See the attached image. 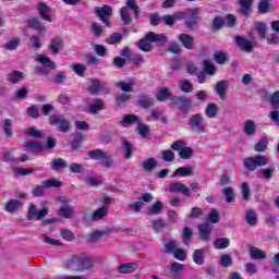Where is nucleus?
<instances>
[{
	"instance_id": "obj_6",
	"label": "nucleus",
	"mask_w": 279,
	"mask_h": 279,
	"mask_svg": "<svg viewBox=\"0 0 279 279\" xmlns=\"http://www.w3.org/2000/svg\"><path fill=\"white\" fill-rule=\"evenodd\" d=\"M255 29L260 38V40H266L267 45H279L278 34L267 35V24L263 22H257Z\"/></svg>"
},
{
	"instance_id": "obj_45",
	"label": "nucleus",
	"mask_w": 279,
	"mask_h": 279,
	"mask_svg": "<svg viewBox=\"0 0 279 279\" xmlns=\"http://www.w3.org/2000/svg\"><path fill=\"white\" fill-rule=\"evenodd\" d=\"M165 208V204L162 202H156L151 207H148V215H160Z\"/></svg>"
},
{
	"instance_id": "obj_61",
	"label": "nucleus",
	"mask_w": 279,
	"mask_h": 279,
	"mask_svg": "<svg viewBox=\"0 0 279 279\" xmlns=\"http://www.w3.org/2000/svg\"><path fill=\"white\" fill-rule=\"evenodd\" d=\"M233 263V259L231 257L230 254H222L220 256V265L223 267V268H228V267H231Z\"/></svg>"
},
{
	"instance_id": "obj_49",
	"label": "nucleus",
	"mask_w": 279,
	"mask_h": 279,
	"mask_svg": "<svg viewBox=\"0 0 279 279\" xmlns=\"http://www.w3.org/2000/svg\"><path fill=\"white\" fill-rule=\"evenodd\" d=\"M182 241L185 245H190L191 241H193V229L190 227H185L182 232Z\"/></svg>"
},
{
	"instance_id": "obj_46",
	"label": "nucleus",
	"mask_w": 279,
	"mask_h": 279,
	"mask_svg": "<svg viewBox=\"0 0 279 279\" xmlns=\"http://www.w3.org/2000/svg\"><path fill=\"white\" fill-rule=\"evenodd\" d=\"M29 43H31V49L33 51H38V49L43 47V39L38 35H33L29 38Z\"/></svg>"
},
{
	"instance_id": "obj_64",
	"label": "nucleus",
	"mask_w": 279,
	"mask_h": 279,
	"mask_svg": "<svg viewBox=\"0 0 279 279\" xmlns=\"http://www.w3.org/2000/svg\"><path fill=\"white\" fill-rule=\"evenodd\" d=\"M269 101L274 108H279V92H275L272 95H270Z\"/></svg>"
},
{
	"instance_id": "obj_10",
	"label": "nucleus",
	"mask_w": 279,
	"mask_h": 279,
	"mask_svg": "<svg viewBox=\"0 0 279 279\" xmlns=\"http://www.w3.org/2000/svg\"><path fill=\"white\" fill-rule=\"evenodd\" d=\"M88 90L90 95H99V93H105V95H108L110 93V87L108 86V83L99 78H92Z\"/></svg>"
},
{
	"instance_id": "obj_8",
	"label": "nucleus",
	"mask_w": 279,
	"mask_h": 279,
	"mask_svg": "<svg viewBox=\"0 0 279 279\" xmlns=\"http://www.w3.org/2000/svg\"><path fill=\"white\" fill-rule=\"evenodd\" d=\"M48 123L49 125H56L59 132L66 133L71 130V121L61 114H51Z\"/></svg>"
},
{
	"instance_id": "obj_53",
	"label": "nucleus",
	"mask_w": 279,
	"mask_h": 279,
	"mask_svg": "<svg viewBox=\"0 0 279 279\" xmlns=\"http://www.w3.org/2000/svg\"><path fill=\"white\" fill-rule=\"evenodd\" d=\"M222 194L226 197L227 204H232L236 199V196L234 195V190L232 187H225L222 190Z\"/></svg>"
},
{
	"instance_id": "obj_2",
	"label": "nucleus",
	"mask_w": 279,
	"mask_h": 279,
	"mask_svg": "<svg viewBox=\"0 0 279 279\" xmlns=\"http://www.w3.org/2000/svg\"><path fill=\"white\" fill-rule=\"evenodd\" d=\"M187 125L194 136H202V134H206V130H208V124L204 121L202 113L191 116Z\"/></svg>"
},
{
	"instance_id": "obj_17",
	"label": "nucleus",
	"mask_w": 279,
	"mask_h": 279,
	"mask_svg": "<svg viewBox=\"0 0 279 279\" xmlns=\"http://www.w3.org/2000/svg\"><path fill=\"white\" fill-rule=\"evenodd\" d=\"M82 265V253L72 255L65 262V269H70V271H80Z\"/></svg>"
},
{
	"instance_id": "obj_41",
	"label": "nucleus",
	"mask_w": 279,
	"mask_h": 279,
	"mask_svg": "<svg viewBox=\"0 0 279 279\" xmlns=\"http://www.w3.org/2000/svg\"><path fill=\"white\" fill-rule=\"evenodd\" d=\"M214 60L217 64H228V52L218 50L214 53Z\"/></svg>"
},
{
	"instance_id": "obj_31",
	"label": "nucleus",
	"mask_w": 279,
	"mask_h": 279,
	"mask_svg": "<svg viewBox=\"0 0 279 279\" xmlns=\"http://www.w3.org/2000/svg\"><path fill=\"white\" fill-rule=\"evenodd\" d=\"M239 13L241 16H250L252 14V1H240Z\"/></svg>"
},
{
	"instance_id": "obj_4",
	"label": "nucleus",
	"mask_w": 279,
	"mask_h": 279,
	"mask_svg": "<svg viewBox=\"0 0 279 279\" xmlns=\"http://www.w3.org/2000/svg\"><path fill=\"white\" fill-rule=\"evenodd\" d=\"M89 158L93 160H101L102 167L110 169L112 165H114V159H112V155L106 150L101 149H93L88 151Z\"/></svg>"
},
{
	"instance_id": "obj_18",
	"label": "nucleus",
	"mask_w": 279,
	"mask_h": 279,
	"mask_svg": "<svg viewBox=\"0 0 279 279\" xmlns=\"http://www.w3.org/2000/svg\"><path fill=\"white\" fill-rule=\"evenodd\" d=\"M101 110H106V102L99 98L87 106V112H89V114H99Z\"/></svg>"
},
{
	"instance_id": "obj_26",
	"label": "nucleus",
	"mask_w": 279,
	"mask_h": 279,
	"mask_svg": "<svg viewBox=\"0 0 279 279\" xmlns=\"http://www.w3.org/2000/svg\"><path fill=\"white\" fill-rule=\"evenodd\" d=\"M274 173H276L275 167L262 168L257 171L258 178H260L262 180H266L267 182H269V180L274 178Z\"/></svg>"
},
{
	"instance_id": "obj_58",
	"label": "nucleus",
	"mask_w": 279,
	"mask_h": 279,
	"mask_svg": "<svg viewBox=\"0 0 279 279\" xmlns=\"http://www.w3.org/2000/svg\"><path fill=\"white\" fill-rule=\"evenodd\" d=\"M258 11L260 14H267V12H274V7L268 1H260L258 4Z\"/></svg>"
},
{
	"instance_id": "obj_19",
	"label": "nucleus",
	"mask_w": 279,
	"mask_h": 279,
	"mask_svg": "<svg viewBox=\"0 0 279 279\" xmlns=\"http://www.w3.org/2000/svg\"><path fill=\"white\" fill-rule=\"evenodd\" d=\"M198 232L201 241H210V234L213 233V226L208 223L198 225Z\"/></svg>"
},
{
	"instance_id": "obj_36",
	"label": "nucleus",
	"mask_w": 279,
	"mask_h": 279,
	"mask_svg": "<svg viewBox=\"0 0 279 279\" xmlns=\"http://www.w3.org/2000/svg\"><path fill=\"white\" fill-rule=\"evenodd\" d=\"M62 47H64V41H62V38L60 37L52 39L50 43V50L54 54L60 53V50L62 49Z\"/></svg>"
},
{
	"instance_id": "obj_12",
	"label": "nucleus",
	"mask_w": 279,
	"mask_h": 279,
	"mask_svg": "<svg viewBox=\"0 0 279 279\" xmlns=\"http://www.w3.org/2000/svg\"><path fill=\"white\" fill-rule=\"evenodd\" d=\"M235 45L239 47V49H241V51H244L245 53H251L255 47L254 41L241 35L235 37Z\"/></svg>"
},
{
	"instance_id": "obj_38",
	"label": "nucleus",
	"mask_w": 279,
	"mask_h": 279,
	"mask_svg": "<svg viewBox=\"0 0 279 279\" xmlns=\"http://www.w3.org/2000/svg\"><path fill=\"white\" fill-rule=\"evenodd\" d=\"M250 256L254 260H260L263 258H267V254L264 253V251L259 250L258 247L252 246L250 248Z\"/></svg>"
},
{
	"instance_id": "obj_57",
	"label": "nucleus",
	"mask_w": 279,
	"mask_h": 279,
	"mask_svg": "<svg viewBox=\"0 0 279 279\" xmlns=\"http://www.w3.org/2000/svg\"><path fill=\"white\" fill-rule=\"evenodd\" d=\"M2 130L7 136H13L14 133L12 132V119H5L2 122Z\"/></svg>"
},
{
	"instance_id": "obj_20",
	"label": "nucleus",
	"mask_w": 279,
	"mask_h": 279,
	"mask_svg": "<svg viewBox=\"0 0 279 279\" xmlns=\"http://www.w3.org/2000/svg\"><path fill=\"white\" fill-rule=\"evenodd\" d=\"M112 232V229H107V230H96L88 235V243H99L100 239H104V236L110 234Z\"/></svg>"
},
{
	"instance_id": "obj_3",
	"label": "nucleus",
	"mask_w": 279,
	"mask_h": 279,
	"mask_svg": "<svg viewBox=\"0 0 279 279\" xmlns=\"http://www.w3.org/2000/svg\"><path fill=\"white\" fill-rule=\"evenodd\" d=\"M130 12H134L135 19H138V14H141V9L136 4V1H128L126 5L121 9L120 16L124 25H132L134 21Z\"/></svg>"
},
{
	"instance_id": "obj_42",
	"label": "nucleus",
	"mask_w": 279,
	"mask_h": 279,
	"mask_svg": "<svg viewBox=\"0 0 279 279\" xmlns=\"http://www.w3.org/2000/svg\"><path fill=\"white\" fill-rule=\"evenodd\" d=\"M69 167V162H66L62 158L53 159L51 162V169L53 171H60V169H66Z\"/></svg>"
},
{
	"instance_id": "obj_62",
	"label": "nucleus",
	"mask_w": 279,
	"mask_h": 279,
	"mask_svg": "<svg viewBox=\"0 0 279 279\" xmlns=\"http://www.w3.org/2000/svg\"><path fill=\"white\" fill-rule=\"evenodd\" d=\"M180 90L182 93H193V83L189 80L181 81Z\"/></svg>"
},
{
	"instance_id": "obj_55",
	"label": "nucleus",
	"mask_w": 279,
	"mask_h": 279,
	"mask_svg": "<svg viewBox=\"0 0 279 279\" xmlns=\"http://www.w3.org/2000/svg\"><path fill=\"white\" fill-rule=\"evenodd\" d=\"M43 183L46 189H60L62 186V182L57 179H48L43 181Z\"/></svg>"
},
{
	"instance_id": "obj_39",
	"label": "nucleus",
	"mask_w": 279,
	"mask_h": 279,
	"mask_svg": "<svg viewBox=\"0 0 279 279\" xmlns=\"http://www.w3.org/2000/svg\"><path fill=\"white\" fill-rule=\"evenodd\" d=\"M269 141L267 140V137H263L254 145V150L259 154H263L264 151H267Z\"/></svg>"
},
{
	"instance_id": "obj_22",
	"label": "nucleus",
	"mask_w": 279,
	"mask_h": 279,
	"mask_svg": "<svg viewBox=\"0 0 279 279\" xmlns=\"http://www.w3.org/2000/svg\"><path fill=\"white\" fill-rule=\"evenodd\" d=\"M219 114V105L215 102H209L205 107V117L207 119H216Z\"/></svg>"
},
{
	"instance_id": "obj_5",
	"label": "nucleus",
	"mask_w": 279,
	"mask_h": 279,
	"mask_svg": "<svg viewBox=\"0 0 279 279\" xmlns=\"http://www.w3.org/2000/svg\"><path fill=\"white\" fill-rule=\"evenodd\" d=\"M243 165L247 171H256L257 167H267L269 159L264 155H256L253 157L245 158Z\"/></svg>"
},
{
	"instance_id": "obj_7",
	"label": "nucleus",
	"mask_w": 279,
	"mask_h": 279,
	"mask_svg": "<svg viewBox=\"0 0 279 279\" xmlns=\"http://www.w3.org/2000/svg\"><path fill=\"white\" fill-rule=\"evenodd\" d=\"M43 208L38 210V207L34 203H31L28 207V221H32V219H36L37 221H41V219H45L49 215V206L47 205V202L41 203Z\"/></svg>"
},
{
	"instance_id": "obj_29",
	"label": "nucleus",
	"mask_w": 279,
	"mask_h": 279,
	"mask_svg": "<svg viewBox=\"0 0 279 279\" xmlns=\"http://www.w3.org/2000/svg\"><path fill=\"white\" fill-rule=\"evenodd\" d=\"M24 147L31 151V154H38L39 151H43L45 147L40 142H27L24 144Z\"/></svg>"
},
{
	"instance_id": "obj_47",
	"label": "nucleus",
	"mask_w": 279,
	"mask_h": 279,
	"mask_svg": "<svg viewBox=\"0 0 279 279\" xmlns=\"http://www.w3.org/2000/svg\"><path fill=\"white\" fill-rule=\"evenodd\" d=\"M192 258L196 265H204L205 263V255L204 250L197 248L192 255Z\"/></svg>"
},
{
	"instance_id": "obj_54",
	"label": "nucleus",
	"mask_w": 279,
	"mask_h": 279,
	"mask_svg": "<svg viewBox=\"0 0 279 279\" xmlns=\"http://www.w3.org/2000/svg\"><path fill=\"white\" fill-rule=\"evenodd\" d=\"M178 250V242L175 240H171L163 245L165 254H174Z\"/></svg>"
},
{
	"instance_id": "obj_23",
	"label": "nucleus",
	"mask_w": 279,
	"mask_h": 279,
	"mask_svg": "<svg viewBox=\"0 0 279 279\" xmlns=\"http://www.w3.org/2000/svg\"><path fill=\"white\" fill-rule=\"evenodd\" d=\"M37 10H38V12H39L40 19H43L44 21H48L49 23H51V15L49 14V12H51V8H49V5H47V3H45V2H39Z\"/></svg>"
},
{
	"instance_id": "obj_14",
	"label": "nucleus",
	"mask_w": 279,
	"mask_h": 279,
	"mask_svg": "<svg viewBox=\"0 0 279 279\" xmlns=\"http://www.w3.org/2000/svg\"><path fill=\"white\" fill-rule=\"evenodd\" d=\"M96 14L99 16L100 21L110 27V17L112 16V9L109 5H104L101 8H96Z\"/></svg>"
},
{
	"instance_id": "obj_27",
	"label": "nucleus",
	"mask_w": 279,
	"mask_h": 279,
	"mask_svg": "<svg viewBox=\"0 0 279 279\" xmlns=\"http://www.w3.org/2000/svg\"><path fill=\"white\" fill-rule=\"evenodd\" d=\"M138 269V263H126L119 266V274H134Z\"/></svg>"
},
{
	"instance_id": "obj_30",
	"label": "nucleus",
	"mask_w": 279,
	"mask_h": 279,
	"mask_svg": "<svg viewBox=\"0 0 279 279\" xmlns=\"http://www.w3.org/2000/svg\"><path fill=\"white\" fill-rule=\"evenodd\" d=\"M243 132L246 136H254V134H256V123L254 120H246L244 122Z\"/></svg>"
},
{
	"instance_id": "obj_15",
	"label": "nucleus",
	"mask_w": 279,
	"mask_h": 279,
	"mask_svg": "<svg viewBox=\"0 0 279 279\" xmlns=\"http://www.w3.org/2000/svg\"><path fill=\"white\" fill-rule=\"evenodd\" d=\"M229 88H230V82H228V81H220V82L216 83L215 93H216V95H218V97H219V99H221V101H226V99H228Z\"/></svg>"
},
{
	"instance_id": "obj_33",
	"label": "nucleus",
	"mask_w": 279,
	"mask_h": 279,
	"mask_svg": "<svg viewBox=\"0 0 279 279\" xmlns=\"http://www.w3.org/2000/svg\"><path fill=\"white\" fill-rule=\"evenodd\" d=\"M142 167L147 173H151L158 167V161L156 158H148L142 162Z\"/></svg>"
},
{
	"instance_id": "obj_59",
	"label": "nucleus",
	"mask_w": 279,
	"mask_h": 279,
	"mask_svg": "<svg viewBox=\"0 0 279 279\" xmlns=\"http://www.w3.org/2000/svg\"><path fill=\"white\" fill-rule=\"evenodd\" d=\"M151 223H153V229L155 230V232H160V230H162V228H167V222L162 218L155 219L151 221Z\"/></svg>"
},
{
	"instance_id": "obj_51",
	"label": "nucleus",
	"mask_w": 279,
	"mask_h": 279,
	"mask_svg": "<svg viewBox=\"0 0 279 279\" xmlns=\"http://www.w3.org/2000/svg\"><path fill=\"white\" fill-rule=\"evenodd\" d=\"M137 104L141 108H151V106H154V98L149 96H140Z\"/></svg>"
},
{
	"instance_id": "obj_48",
	"label": "nucleus",
	"mask_w": 279,
	"mask_h": 279,
	"mask_svg": "<svg viewBox=\"0 0 279 279\" xmlns=\"http://www.w3.org/2000/svg\"><path fill=\"white\" fill-rule=\"evenodd\" d=\"M193 174V168L180 167L172 173V178H175V175H182V178H186Z\"/></svg>"
},
{
	"instance_id": "obj_37",
	"label": "nucleus",
	"mask_w": 279,
	"mask_h": 279,
	"mask_svg": "<svg viewBox=\"0 0 279 279\" xmlns=\"http://www.w3.org/2000/svg\"><path fill=\"white\" fill-rule=\"evenodd\" d=\"M245 221L248 226H256L258 223V214L253 209L246 211Z\"/></svg>"
},
{
	"instance_id": "obj_1",
	"label": "nucleus",
	"mask_w": 279,
	"mask_h": 279,
	"mask_svg": "<svg viewBox=\"0 0 279 279\" xmlns=\"http://www.w3.org/2000/svg\"><path fill=\"white\" fill-rule=\"evenodd\" d=\"M151 43H159V45H165V43H167V36H165V34H156L154 32H149L146 34L145 38L137 43V47L141 49V51L149 53V51L154 49Z\"/></svg>"
},
{
	"instance_id": "obj_11",
	"label": "nucleus",
	"mask_w": 279,
	"mask_h": 279,
	"mask_svg": "<svg viewBox=\"0 0 279 279\" xmlns=\"http://www.w3.org/2000/svg\"><path fill=\"white\" fill-rule=\"evenodd\" d=\"M171 101L173 106H177L183 112H187V110H191V106H193V100L186 96H173Z\"/></svg>"
},
{
	"instance_id": "obj_21",
	"label": "nucleus",
	"mask_w": 279,
	"mask_h": 279,
	"mask_svg": "<svg viewBox=\"0 0 279 279\" xmlns=\"http://www.w3.org/2000/svg\"><path fill=\"white\" fill-rule=\"evenodd\" d=\"M106 217H108V207L102 206L94 210L89 219L90 221H101L102 219H106Z\"/></svg>"
},
{
	"instance_id": "obj_9",
	"label": "nucleus",
	"mask_w": 279,
	"mask_h": 279,
	"mask_svg": "<svg viewBox=\"0 0 279 279\" xmlns=\"http://www.w3.org/2000/svg\"><path fill=\"white\" fill-rule=\"evenodd\" d=\"M34 60H36V62H39V64H43V66L37 68V71H39V73H44L45 75H47L49 71H56V62L51 61L49 57L45 54H36L34 57Z\"/></svg>"
},
{
	"instance_id": "obj_24",
	"label": "nucleus",
	"mask_w": 279,
	"mask_h": 279,
	"mask_svg": "<svg viewBox=\"0 0 279 279\" xmlns=\"http://www.w3.org/2000/svg\"><path fill=\"white\" fill-rule=\"evenodd\" d=\"M180 43L185 47V49L193 50L195 49V38L189 34H181L179 36Z\"/></svg>"
},
{
	"instance_id": "obj_43",
	"label": "nucleus",
	"mask_w": 279,
	"mask_h": 279,
	"mask_svg": "<svg viewBox=\"0 0 279 279\" xmlns=\"http://www.w3.org/2000/svg\"><path fill=\"white\" fill-rule=\"evenodd\" d=\"M75 209L71 206L61 207L58 211L59 217H63L64 219H72Z\"/></svg>"
},
{
	"instance_id": "obj_25",
	"label": "nucleus",
	"mask_w": 279,
	"mask_h": 279,
	"mask_svg": "<svg viewBox=\"0 0 279 279\" xmlns=\"http://www.w3.org/2000/svg\"><path fill=\"white\" fill-rule=\"evenodd\" d=\"M27 27H31L32 29H37L40 34H46L47 33V27L38 21V19L33 17L26 21Z\"/></svg>"
},
{
	"instance_id": "obj_16",
	"label": "nucleus",
	"mask_w": 279,
	"mask_h": 279,
	"mask_svg": "<svg viewBox=\"0 0 279 279\" xmlns=\"http://www.w3.org/2000/svg\"><path fill=\"white\" fill-rule=\"evenodd\" d=\"M169 191H170V193H182V195H184V197H191V195H192L191 187L186 186L182 182L170 183Z\"/></svg>"
},
{
	"instance_id": "obj_50",
	"label": "nucleus",
	"mask_w": 279,
	"mask_h": 279,
	"mask_svg": "<svg viewBox=\"0 0 279 279\" xmlns=\"http://www.w3.org/2000/svg\"><path fill=\"white\" fill-rule=\"evenodd\" d=\"M137 132L142 138H146V136H149V133L151 132V129L145 123H143V120L140 121L138 125L136 126Z\"/></svg>"
},
{
	"instance_id": "obj_32",
	"label": "nucleus",
	"mask_w": 279,
	"mask_h": 279,
	"mask_svg": "<svg viewBox=\"0 0 279 279\" xmlns=\"http://www.w3.org/2000/svg\"><path fill=\"white\" fill-rule=\"evenodd\" d=\"M143 121V119H141V117L135 116V114H125L123 120L120 121V123L126 124V125H132V124H136V126Z\"/></svg>"
},
{
	"instance_id": "obj_34",
	"label": "nucleus",
	"mask_w": 279,
	"mask_h": 279,
	"mask_svg": "<svg viewBox=\"0 0 279 279\" xmlns=\"http://www.w3.org/2000/svg\"><path fill=\"white\" fill-rule=\"evenodd\" d=\"M24 77L25 74L23 72L15 70L8 75V82L11 84H19V82H22Z\"/></svg>"
},
{
	"instance_id": "obj_35",
	"label": "nucleus",
	"mask_w": 279,
	"mask_h": 279,
	"mask_svg": "<svg viewBox=\"0 0 279 279\" xmlns=\"http://www.w3.org/2000/svg\"><path fill=\"white\" fill-rule=\"evenodd\" d=\"M20 208H23V203L17 199H11L5 205L7 213H16Z\"/></svg>"
},
{
	"instance_id": "obj_44",
	"label": "nucleus",
	"mask_w": 279,
	"mask_h": 279,
	"mask_svg": "<svg viewBox=\"0 0 279 279\" xmlns=\"http://www.w3.org/2000/svg\"><path fill=\"white\" fill-rule=\"evenodd\" d=\"M116 86L121 90H123V93H132V90H134V82L132 81H129V82L121 81V82H118Z\"/></svg>"
},
{
	"instance_id": "obj_63",
	"label": "nucleus",
	"mask_w": 279,
	"mask_h": 279,
	"mask_svg": "<svg viewBox=\"0 0 279 279\" xmlns=\"http://www.w3.org/2000/svg\"><path fill=\"white\" fill-rule=\"evenodd\" d=\"M60 234H61L62 239H64V241L71 242L75 239V233H73V231H71L69 229H61Z\"/></svg>"
},
{
	"instance_id": "obj_28",
	"label": "nucleus",
	"mask_w": 279,
	"mask_h": 279,
	"mask_svg": "<svg viewBox=\"0 0 279 279\" xmlns=\"http://www.w3.org/2000/svg\"><path fill=\"white\" fill-rule=\"evenodd\" d=\"M190 12H191V19L185 21V27H189V29H195V27H197V16L199 14V10L192 9Z\"/></svg>"
},
{
	"instance_id": "obj_56",
	"label": "nucleus",
	"mask_w": 279,
	"mask_h": 279,
	"mask_svg": "<svg viewBox=\"0 0 279 279\" xmlns=\"http://www.w3.org/2000/svg\"><path fill=\"white\" fill-rule=\"evenodd\" d=\"M193 148L185 146L182 150H180L179 156L182 158V160H191V158H193Z\"/></svg>"
},
{
	"instance_id": "obj_40",
	"label": "nucleus",
	"mask_w": 279,
	"mask_h": 279,
	"mask_svg": "<svg viewBox=\"0 0 279 279\" xmlns=\"http://www.w3.org/2000/svg\"><path fill=\"white\" fill-rule=\"evenodd\" d=\"M215 250H226L230 247V240L228 238H218L214 241Z\"/></svg>"
},
{
	"instance_id": "obj_60",
	"label": "nucleus",
	"mask_w": 279,
	"mask_h": 279,
	"mask_svg": "<svg viewBox=\"0 0 279 279\" xmlns=\"http://www.w3.org/2000/svg\"><path fill=\"white\" fill-rule=\"evenodd\" d=\"M144 206H145V203H143V201H137V202L129 204L128 208H129V210H132V213H141V210H143Z\"/></svg>"
},
{
	"instance_id": "obj_52",
	"label": "nucleus",
	"mask_w": 279,
	"mask_h": 279,
	"mask_svg": "<svg viewBox=\"0 0 279 279\" xmlns=\"http://www.w3.org/2000/svg\"><path fill=\"white\" fill-rule=\"evenodd\" d=\"M171 95H173V92H171V89H169L167 87H163L157 94V100L158 101H167V99H169V97H171Z\"/></svg>"
},
{
	"instance_id": "obj_13",
	"label": "nucleus",
	"mask_w": 279,
	"mask_h": 279,
	"mask_svg": "<svg viewBox=\"0 0 279 279\" xmlns=\"http://www.w3.org/2000/svg\"><path fill=\"white\" fill-rule=\"evenodd\" d=\"M95 269V257L81 253V268L80 271H93Z\"/></svg>"
}]
</instances>
